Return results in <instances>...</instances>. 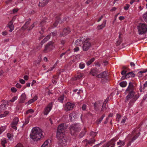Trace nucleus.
Here are the masks:
<instances>
[{
    "label": "nucleus",
    "instance_id": "obj_1",
    "mask_svg": "<svg viewBox=\"0 0 147 147\" xmlns=\"http://www.w3.org/2000/svg\"><path fill=\"white\" fill-rule=\"evenodd\" d=\"M31 138L34 141H38L44 137L42 134V131L38 127H34L32 130L30 134Z\"/></svg>",
    "mask_w": 147,
    "mask_h": 147
},
{
    "label": "nucleus",
    "instance_id": "obj_2",
    "mask_svg": "<svg viewBox=\"0 0 147 147\" xmlns=\"http://www.w3.org/2000/svg\"><path fill=\"white\" fill-rule=\"evenodd\" d=\"M140 129L139 128L135 129L132 132L131 134H129L127 138L129 140L127 144V146L128 147L131 144V143L135 140L140 135Z\"/></svg>",
    "mask_w": 147,
    "mask_h": 147
},
{
    "label": "nucleus",
    "instance_id": "obj_3",
    "mask_svg": "<svg viewBox=\"0 0 147 147\" xmlns=\"http://www.w3.org/2000/svg\"><path fill=\"white\" fill-rule=\"evenodd\" d=\"M134 90V88L133 83L130 82L128 87L125 90V94L127 93L128 94L126 96L125 98V102L127 101L129 99L133 98L135 94Z\"/></svg>",
    "mask_w": 147,
    "mask_h": 147
},
{
    "label": "nucleus",
    "instance_id": "obj_4",
    "mask_svg": "<svg viewBox=\"0 0 147 147\" xmlns=\"http://www.w3.org/2000/svg\"><path fill=\"white\" fill-rule=\"evenodd\" d=\"M57 137L58 140V144L60 146H65L67 145V139L64 136V135L57 136Z\"/></svg>",
    "mask_w": 147,
    "mask_h": 147
},
{
    "label": "nucleus",
    "instance_id": "obj_5",
    "mask_svg": "<svg viewBox=\"0 0 147 147\" xmlns=\"http://www.w3.org/2000/svg\"><path fill=\"white\" fill-rule=\"evenodd\" d=\"M139 34H144L147 32V26L144 24L140 23L138 26Z\"/></svg>",
    "mask_w": 147,
    "mask_h": 147
},
{
    "label": "nucleus",
    "instance_id": "obj_6",
    "mask_svg": "<svg viewBox=\"0 0 147 147\" xmlns=\"http://www.w3.org/2000/svg\"><path fill=\"white\" fill-rule=\"evenodd\" d=\"M90 41V39L87 38L84 41L82 46L83 51H87L90 48L92 44Z\"/></svg>",
    "mask_w": 147,
    "mask_h": 147
},
{
    "label": "nucleus",
    "instance_id": "obj_7",
    "mask_svg": "<svg viewBox=\"0 0 147 147\" xmlns=\"http://www.w3.org/2000/svg\"><path fill=\"white\" fill-rule=\"evenodd\" d=\"M69 128L71 134L72 135H74L76 132L79 131L81 129L80 126L78 124H72L69 127Z\"/></svg>",
    "mask_w": 147,
    "mask_h": 147
},
{
    "label": "nucleus",
    "instance_id": "obj_8",
    "mask_svg": "<svg viewBox=\"0 0 147 147\" xmlns=\"http://www.w3.org/2000/svg\"><path fill=\"white\" fill-rule=\"evenodd\" d=\"M6 108V102H3V104L0 105V113L4 112L3 114H1L0 115V117H5L9 113V112L7 111H4Z\"/></svg>",
    "mask_w": 147,
    "mask_h": 147
},
{
    "label": "nucleus",
    "instance_id": "obj_9",
    "mask_svg": "<svg viewBox=\"0 0 147 147\" xmlns=\"http://www.w3.org/2000/svg\"><path fill=\"white\" fill-rule=\"evenodd\" d=\"M64 125V124H61L58 126L57 130V136L64 135L63 133L65 129Z\"/></svg>",
    "mask_w": 147,
    "mask_h": 147
},
{
    "label": "nucleus",
    "instance_id": "obj_10",
    "mask_svg": "<svg viewBox=\"0 0 147 147\" xmlns=\"http://www.w3.org/2000/svg\"><path fill=\"white\" fill-rule=\"evenodd\" d=\"M48 20L47 18H44L40 22L39 24V26L41 27V30L43 32H44L46 28L47 27V25L46 24L48 22Z\"/></svg>",
    "mask_w": 147,
    "mask_h": 147
},
{
    "label": "nucleus",
    "instance_id": "obj_11",
    "mask_svg": "<svg viewBox=\"0 0 147 147\" xmlns=\"http://www.w3.org/2000/svg\"><path fill=\"white\" fill-rule=\"evenodd\" d=\"M54 47L53 43L51 42H49L46 45L43 52L47 53L51 50Z\"/></svg>",
    "mask_w": 147,
    "mask_h": 147
},
{
    "label": "nucleus",
    "instance_id": "obj_12",
    "mask_svg": "<svg viewBox=\"0 0 147 147\" xmlns=\"http://www.w3.org/2000/svg\"><path fill=\"white\" fill-rule=\"evenodd\" d=\"M53 102L49 103L47 107L44 109L43 112L45 115H47L52 109L53 107Z\"/></svg>",
    "mask_w": 147,
    "mask_h": 147
},
{
    "label": "nucleus",
    "instance_id": "obj_13",
    "mask_svg": "<svg viewBox=\"0 0 147 147\" xmlns=\"http://www.w3.org/2000/svg\"><path fill=\"white\" fill-rule=\"evenodd\" d=\"M70 28L69 27H67L63 29L62 32H60L59 33V36L61 37H64L69 34L70 32Z\"/></svg>",
    "mask_w": 147,
    "mask_h": 147
},
{
    "label": "nucleus",
    "instance_id": "obj_14",
    "mask_svg": "<svg viewBox=\"0 0 147 147\" xmlns=\"http://www.w3.org/2000/svg\"><path fill=\"white\" fill-rule=\"evenodd\" d=\"M19 120L18 117H16L13 119V121L11 124V127L15 130L17 129L16 125L18 124Z\"/></svg>",
    "mask_w": 147,
    "mask_h": 147
},
{
    "label": "nucleus",
    "instance_id": "obj_15",
    "mask_svg": "<svg viewBox=\"0 0 147 147\" xmlns=\"http://www.w3.org/2000/svg\"><path fill=\"white\" fill-rule=\"evenodd\" d=\"M102 102L101 100H99L96 102L94 104V110L95 111H98L102 104Z\"/></svg>",
    "mask_w": 147,
    "mask_h": 147
},
{
    "label": "nucleus",
    "instance_id": "obj_16",
    "mask_svg": "<svg viewBox=\"0 0 147 147\" xmlns=\"http://www.w3.org/2000/svg\"><path fill=\"white\" fill-rule=\"evenodd\" d=\"M74 106V104L68 102L65 106V110L66 111H70L72 110Z\"/></svg>",
    "mask_w": 147,
    "mask_h": 147
},
{
    "label": "nucleus",
    "instance_id": "obj_17",
    "mask_svg": "<svg viewBox=\"0 0 147 147\" xmlns=\"http://www.w3.org/2000/svg\"><path fill=\"white\" fill-rule=\"evenodd\" d=\"M108 76V73L106 71H104L98 75L96 77L98 78H106Z\"/></svg>",
    "mask_w": 147,
    "mask_h": 147
},
{
    "label": "nucleus",
    "instance_id": "obj_18",
    "mask_svg": "<svg viewBox=\"0 0 147 147\" xmlns=\"http://www.w3.org/2000/svg\"><path fill=\"white\" fill-rule=\"evenodd\" d=\"M96 141L95 139L93 138H92L88 140L87 139H85L83 141V142H86V144L85 145V146L87 147L88 144H91L94 143Z\"/></svg>",
    "mask_w": 147,
    "mask_h": 147
},
{
    "label": "nucleus",
    "instance_id": "obj_19",
    "mask_svg": "<svg viewBox=\"0 0 147 147\" xmlns=\"http://www.w3.org/2000/svg\"><path fill=\"white\" fill-rule=\"evenodd\" d=\"M26 98V96L25 93H22L18 99V101L23 103L25 102Z\"/></svg>",
    "mask_w": 147,
    "mask_h": 147
},
{
    "label": "nucleus",
    "instance_id": "obj_20",
    "mask_svg": "<svg viewBox=\"0 0 147 147\" xmlns=\"http://www.w3.org/2000/svg\"><path fill=\"white\" fill-rule=\"evenodd\" d=\"M115 140L114 139H112L110 141L105 144L106 147H109L111 146L110 147H114L115 146Z\"/></svg>",
    "mask_w": 147,
    "mask_h": 147
},
{
    "label": "nucleus",
    "instance_id": "obj_21",
    "mask_svg": "<svg viewBox=\"0 0 147 147\" xmlns=\"http://www.w3.org/2000/svg\"><path fill=\"white\" fill-rule=\"evenodd\" d=\"M13 18L12 19V20L10 21L9 23H8L7 26L9 28V31L10 32H11L14 29V26L13 24Z\"/></svg>",
    "mask_w": 147,
    "mask_h": 147
},
{
    "label": "nucleus",
    "instance_id": "obj_22",
    "mask_svg": "<svg viewBox=\"0 0 147 147\" xmlns=\"http://www.w3.org/2000/svg\"><path fill=\"white\" fill-rule=\"evenodd\" d=\"M49 1L50 0H40L38 5L40 7H44L48 3Z\"/></svg>",
    "mask_w": 147,
    "mask_h": 147
},
{
    "label": "nucleus",
    "instance_id": "obj_23",
    "mask_svg": "<svg viewBox=\"0 0 147 147\" xmlns=\"http://www.w3.org/2000/svg\"><path fill=\"white\" fill-rule=\"evenodd\" d=\"M23 105V103L18 101V102L16 106V109L19 111H21L22 109Z\"/></svg>",
    "mask_w": 147,
    "mask_h": 147
},
{
    "label": "nucleus",
    "instance_id": "obj_24",
    "mask_svg": "<svg viewBox=\"0 0 147 147\" xmlns=\"http://www.w3.org/2000/svg\"><path fill=\"white\" fill-rule=\"evenodd\" d=\"M82 38H81L76 41L75 44L76 46H80L82 44H83L84 41Z\"/></svg>",
    "mask_w": 147,
    "mask_h": 147
},
{
    "label": "nucleus",
    "instance_id": "obj_25",
    "mask_svg": "<svg viewBox=\"0 0 147 147\" xmlns=\"http://www.w3.org/2000/svg\"><path fill=\"white\" fill-rule=\"evenodd\" d=\"M38 99V97L37 96L35 95L34 96L33 98L30 99L27 102H26V104L29 105L31 103H32L36 100Z\"/></svg>",
    "mask_w": 147,
    "mask_h": 147
},
{
    "label": "nucleus",
    "instance_id": "obj_26",
    "mask_svg": "<svg viewBox=\"0 0 147 147\" xmlns=\"http://www.w3.org/2000/svg\"><path fill=\"white\" fill-rule=\"evenodd\" d=\"M106 20H105L103 21L102 22V24L98 25L97 27V29L98 30H100V29H102L103 28H104L106 25Z\"/></svg>",
    "mask_w": 147,
    "mask_h": 147
},
{
    "label": "nucleus",
    "instance_id": "obj_27",
    "mask_svg": "<svg viewBox=\"0 0 147 147\" xmlns=\"http://www.w3.org/2000/svg\"><path fill=\"white\" fill-rule=\"evenodd\" d=\"M61 22H62L60 21V18L59 17H57L56 20L55 22L53 24V25L54 27H56L59 23H61Z\"/></svg>",
    "mask_w": 147,
    "mask_h": 147
},
{
    "label": "nucleus",
    "instance_id": "obj_28",
    "mask_svg": "<svg viewBox=\"0 0 147 147\" xmlns=\"http://www.w3.org/2000/svg\"><path fill=\"white\" fill-rule=\"evenodd\" d=\"M121 34L120 33H119V39L117 41L116 43V45L117 46L119 45L122 41V38L121 37Z\"/></svg>",
    "mask_w": 147,
    "mask_h": 147
},
{
    "label": "nucleus",
    "instance_id": "obj_29",
    "mask_svg": "<svg viewBox=\"0 0 147 147\" xmlns=\"http://www.w3.org/2000/svg\"><path fill=\"white\" fill-rule=\"evenodd\" d=\"M86 132V129L84 127V129H83L82 131L80 133V134L79 135V137L80 138H81L82 137L85 135Z\"/></svg>",
    "mask_w": 147,
    "mask_h": 147
},
{
    "label": "nucleus",
    "instance_id": "obj_30",
    "mask_svg": "<svg viewBox=\"0 0 147 147\" xmlns=\"http://www.w3.org/2000/svg\"><path fill=\"white\" fill-rule=\"evenodd\" d=\"M136 101L135 100H134V99L133 98H131V100H130L128 104V107L129 108H131V107L133 106L134 103Z\"/></svg>",
    "mask_w": 147,
    "mask_h": 147
},
{
    "label": "nucleus",
    "instance_id": "obj_31",
    "mask_svg": "<svg viewBox=\"0 0 147 147\" xmlns=\"http://www.w3.org/2000/svg\"><path fill=\"white\" fill-rule=\"evenodd\" d=\"M30 19L28 21L26 22L24 25L22 27V28L24 30L26 29L28 27V25L30 23Z\"/></svg>",
    "mask_w": 147,
    "mask_h": 147
},
{
    "label": "nucleus",
    "instance_id": "obj_32",
    "mask_svg": "<svg viewBox=\"0 0 147 147\" xmlns=\"http://www.w3.org/2000/svg\"><path fill=\"white\" fill-rule=\"evenodd\" d=\"M105 116V115L104 114L99 119H97L96 121V123L97 125L99 124L102 121L103 118Z\"/></svg>",
    "mask_w": 147,
    "mask_h": 147
},
{
    "label": "nucleus",
    "instance_id": "obj_33",
    "mask_svg": "<svg viewBox=\"0 0 147 147\" xmlns=\"http://www.w3.org/2000/svg\"><path fill=\"white\" fill-rule=\"evenodd\" d=\"M83 74L82 73H79L77 75H76L75 76V78L74 79V80H79L83 76Z\"/></svg>",
    "mask_w": 147,
    "mask_h": 147
},
{
    "label": "nucleus",
    "instance_id": "obj_34",
    "mask_svg": "<svg viewBox=\"0 0 147 147\" xmlns=\"http://www.w3.org/2000/svg\"><path fill=\"white\" fill-rule=\"evenodd\" d=\"M97 73V70L94 69H92L90 71V74L93 76H95Z\"/></svg>",
    "mask_w": 147,
    "mask_h": 147
},
{
    "label": "nucleus",
    "instance_id": "obj_35",
    "mask_svg": "<svg viewBox=\"0 0 147 147\" xmlns=\"http://www.w3.org/2000/svg\"><path fill=\"white\" fill-rule=\"evenodd\" d=\"M126 75V77L128 78L129 77H134L135 76V74L133 72H130L127 73Z\"/></svg>",
    "mask_w": 147,
    "mask_h": 147
},
{
    "label": "nucleus",
    "instance_id": "obj_36",
    "mask_svg": "<svg viewBox=\"0 0 147 147\" xmlns=\"http://www.w3.org/2000/svg\"><path fill=\"white\" fill-rule=\"evenodd\" d=\"M127 84V82L126 81H124L120 83L119 84L121 87L123 88L126 86Z\"/></svg>",
    "mask_w": 147,
    "mask_h": 147
},
{
    "label": "nucleus",
    "instance_id": "obj_37",
    "mask_svg": "<svg viewBox=\"0 0 147 147\" xmlns=\"http://www.w3.org/2000/svg\"><path fill=\"white\" fill-rule=\"evenodd\" d=\"M95 60V58H93L90 60H88L87 62L86 63V64L88 65H89L91 64L92 63L94 62Z\"/></svg>",
    "mask_w": 147,
    "mask_h": 147
},
{
    "label": "nucleus",
    "instance_id": "obj_38",
    "mask_svg": "<svg viewBox=\"0 0 147 147\" xmlns=\"http://www.w3.org/2000/svg\"><path fill=\"white\" fill-rule=\"evenodd\" d=\"M125 142L124 141H121V140H119L117 143V145H120V146L121 145V147L123 146L125 144Z\"/></svg>",
    "mask_w": 147,
    "mask_h": 147
},
{
    "label": "nucleus",
    "instance_id": "obj_39",
    "mask_svg": "<svg viewBox=\"0 0 147 147\" xmlns=\"http://www.w3.org/2000/svg\"><path fill=\"white\" fill-rule=\"evenodd\" d=\"M50 38V35H48L42 41L43 43H45V42L48 41Z\"/></svg>",
    "mask_w": 147,
    "mask_h": 147
},
{
    "label": "nucleus",
    "instance_id": "obj_40",
    "mask_svg": "<svg viewBox=\"0 0 147 147\" xmlns=\"http://www.w3.org/2000/svg\"><path fill=\"white\" fill-rule=\"evenodd\" d=\"M6 126H2L0 128V135L5 130L6 128Z\"/></svg>",
    "mask_w": 147,
    "mask_h": 147
},
{
    "label": "nucleus",
    "instance_id": "obj_41",
    "mask_svg": "<svg viewBox=\"0 0 147 147\" xmlns=\"http://www.w3.org/2000/svg\"><path fill=\"white\" fill-rule=\"evenodd\" d=\"M49 143L48 140H46L42 144L41 147H48V145Z\"/></svg>",
    "mask_w": 147,
    "mask_h": 147
},
{
    "label": "nucleus",
    "instance_id": "obj_42",
    "mask_svg": "<svg viewBox=\"0 0 147 147\" xmlns=\"http://www.w3.org/2000/svg\"><path fill=\"white\" fill-rule=\"evenodd\" d=\"M1 143L3 146L4 147H5V144L7 143V141L5 139H3L1 140Z\"/></svg>",
    "mask_w": 147,
    "mask_h": 147
},
{
    "label": "nucleus",
    "instance_id": "obj_43",
    "mask_svg": "<svg viewBox=\"0 0 147 147\" xmlns=\"http://www.w3.org/2000/svg\"><path fill=\"white\" fill-rule=\"evenodd\" d=\"M85 64L83 62H81L80 63L79 65V67L81 69L84 68L85 67Z\"/></svg>",
    "mask_w": 147,
    "mask_h": 147
},
{
    "label": "nucleus",
    "instance_id": "obj_44",
    "mask_svg": "<svg viewBox=\"0 0 147 147\" xmlns=\"http://www.w3.org/2000/svg\"><path fill=\"white\" fill-rule=\"evenodd\" d=\"M64 99V95H63L60 96L58 98V100L60 102L62 103Z\"/></svg>",
    "mask_w": 147,
    "mask_h": 147
},
{
    "label": "nucleus",
    "instance_id": "obj_45",
    "mask_svg": "<svg viewBox=\"0 0 147 147\" xmlns=\"http://www.w3.org/2000/svg\"><path fill=\"white\" fill-rule=\"evenodd\" d=\"M102 107L101 110V111H103L104 110H105L107 108L106 107V104L105 103H102Z\"/></svg>",
    "mask_w": 147,
    "mask_h": 147
},
{
    "label": "nucleus",
    "instance_id": "obj_46",
    "mask_svg": "<svg viewBox=\"0 0 147 147\" xmlns=\"http://www.w3.org/2000/svg\"><path fill=\"white\" fill-rule=\"evenodd\" d=\"M57 66V63H55L53 65V67H51L46 72H48L49 71H52L54 68H55V67Z\"/></svg>",
    "mask_w": 147,
    "mask_h": 147
},
{
    "label": "nucleus",
    "instance_id": "obj_47",
    "mask_svg": "<svg viewBox=\"0 0 147 147\" xmlns=\"http://www.w3.org/2000/svg\"><path fill=\"white\" fill-rule=\"evenodd\" d=\"M57 33V31H55L53 32H51L50 34L49 35L51 36H54L56 35Z\"/></svg>",
    "mask_w": 147,
    "mask_h": 147
},
{
    "label": "nucleus",
    "instance_id": "obj_48",
    "mask_svg": "<svg viewBox=\"0 0 147 147\" xmlns=\"http://www.w3.org/2000/svg\"><path fill=\"white\" fill-rule=\"evenodd\" d=\"M13 0H7L5 1V3L7 5L12 4V3Z\"/></svg>",
    "mask_w": 147,
    "mask_h": 147
},
{
    "label": "nucleus",
    "instance_id": "obj_49",
    "mask_svg": "<svg viewBox=\"0 0 147 147\" xmlns=\"http://www.w3.org/2000/svg\"><path fill=\"white\" fill-rule=\"evenodd\" d=\"M34 112V111L31 109H29L27 111L26 113V114H28L30 113H32Z\"/></svg>",
    "mask_w": 147,
    "mask_h": 147
},
{
    "label": "nucleus",
    "instance_id": "obj_50",
    "mask_svg": "<svg viewBox=\"0 0 147 147\" xmlns=\"http://www.w3.org/2000/svg\"><path fill=\"white\" fill-rule=\"evenodd\" d=\"M97 134V133L96 132L91 131L90 133V135L92 136L93 137H94Z\"/></svg>",
    "mask_w": 147,
    "mask_h": 147
},
{
    "label": "nucleus",
    "instance_id": "obj_51",
    "mask_svg": "<svg viewBox=\"0 0 147 147\" xmlns=\"http://www.w3.org/2000/svg\"><path fill=\"white\" fill-rule=\"evenodd\" d=\"M143 18L146 22H147V12L143 15Z\"/></svg>",
    "mask_w": 147,
    "mask_h": 147
},
{
    "label": "nucleus",
    "instance_id": "obj_52",
    "mask_svg": "<svg viewBox=\"0 0 147 147\" xmlns=\"http://www.w3.org/2000/svg\"><path fill=\"white\" fill-rule=\"evenodd\" d=\"M18 98V97L17 96H14L13 97L12 99L9 100L11 102H14L15 100H17Z\"/></svg>",
    "mask_w": 147,
    "mask_h": 147
},
{
    "label": "nucleus",
    "instance_id": "obj_53",
    "mask_svg": "<svg viewBox=\"0 0 147 147\" xmlns=\"http://www.w3.org/2000/svg\"><path fill=\"white\" fill-rule=\"evenodd\" d=\"M29 119L28 118H27L25 119V122L23 125V127H24L25 125L27 124L29 122Z\"/></svg>",
    "mask_w": 147,
    "mask_h": 147
},
{
    "label": "nucleus",
    "instance_id": "obj_54",
    "mask_svg": "<svg viewBox=\"0 0 147 147\" xmlns=\"http://www.w3.org/2000/svg\"><path fill=\"white\" fill-rule=\"evenodd\" d=\"M69 117L70 118V120L71 121H72V120H73V118H74V113H71L69 114Z\"/></svg>",
    "mask_w": 147,
    "mask_h": 147
},
{
    "label": "nucleus",
    "instance_id": "obj_55",
    "mask_svg": "<svg viewBox=\"0 0 147 147\" xmlns=\"http://www.w3.org/2000/svg\"><path fill=\"white\" fill-rule=\"evenodd\" d=\"M12 134H9V133H7V137L10 140H11L12 139Z\"/></svg>",
    "mask_w": 147,
    "mask_h": 147
},
{
    "label": "nucleus",
    "instance_id": "obj_56",
    "mask_svg": "<svg viewBox=\"0 0 147 147\" xmlns=\"http://www.w3.org/2000/svg\"><path fill=\"white\" fill-rule=\"evenodd\" d=\"M127 119V118L126 117H123V119L121 121V123H125V121H126V119Z\"/></svg>",
    "mask_w": 147,
    "mask_h": 147
},
{
    "label": "nucleus",
    "instance_id": "obj_57",
    "mask_svg": "<svg viewBox=\"0 0 147 147\" xmlns=\"http://www.w3.org/2000/svg\"><path fill=\"white\" fill-rule=\"evenodd\" d=\"M129 6L130 5L129 4H126V6L124 7V9L125 10H127Z\"/></svg>",
    "mask_w": 147,
    "mask_h": 147
},
{
    "label": "nucleus",
    "instance_id": "obj_58",
    "mask_svg": "<svg viewBox=\"0 0 147 147\" xmlns=\"http://www.w3.org/2000/svg\"><path fill=\"white\" fill-rule=\"evenodd\" d=\"M15 147H24L22 144L20 143H18Z\"/></svg>",
    "mask_w": 147,
    "mask_h": 147
},
{
    "label": "nucleus",
    "instance_id": "obj_59",
    "mask_svg": "<svg viewBox=\"0 0 147 147\" xmlns=\"http://www.w3.org/2000/svg\"><path fill=\"white\" fill-rule=\"evenodd\" d=\"M139 97V96L138 95V94H136L135 96H134L133 97V98L134 99V100H135L136 101V100L138 99V98Z\"/></svg>",
    "mask_w": 147,
    "mask_h": 147
},
{
    "label": "nucleus",
    "instance_id": "obj_60",
    "mask_svg": "<svg viewBox=\"0 0 147 147\" xmlns=\"http://www.w3.org/2000/svg\"><path fill=\"white\" fill-rule=\"evenodd\" d=\"M146 72H147V69L144 70L143 71H139V72L138 73V74H142L145 73Z\"/></svg>",
    "mask_w": 147,
    "mask_h": 147
},
{
    "label": "nucleus",
    "instance_id": "obj_61",
    "mask_svg": "<svg viewBox=\"0 0 147 147\" xmlns=\"http://www.w3.org/2000/svg\"><path fill=\"white\" fill-rule=\"evenodd\" d=\"M66 42V40H65L62 39L60 40V44L62 45H64Z\"/></svg>",
    "mask_w": 147,
    "mask_h": 147
},
{
    "label": "nucleus",
    "instance_id": "obj_62",
    "mask_svg": "<svg viewBox=\"0 0 147 147\" xmlns=\"http://www.w3.org/2000/svg\"><path fill=\"white\" fill-rule=\"evenodd\" d=\"M127 71H126L123 70V71H121V74L123 76V75L125 76V75H126V74H127Z\"/></svg>",
    "mask_w": 147,
    "mask_h": 147
},
{
    "label": "nucleus",
    "instance_id": "obj_63",
    "mask_svg": "<svg viewBox=\"0 0 147 147\" xmlns=\"http://www.w3.org/2000/svg\"><path fill=\"white\" fill-rule=\"evenodd\" d=\"M11 91L13 92H16L17 91V89L14 87H12L11 89Z\"/></svg>",
    "mask_w": 147,
    "mask_h": 147
},
{
    "label": "nucleus",
    "instance_id": "obj_64",
    "mask_svg": "<svg viewBox=\"0 0 147 147\" xmlns=\"http://www.w3.org/2000/svg\"><path fill=\"white\" fill-rule=\"evenodd\" d=\"M35 26V25L34 23H33L30 26V27L28 29V30H32Z\"/></svg>",
    "mask_w": 147,
    "mask_h": 147
}]
</instances>
